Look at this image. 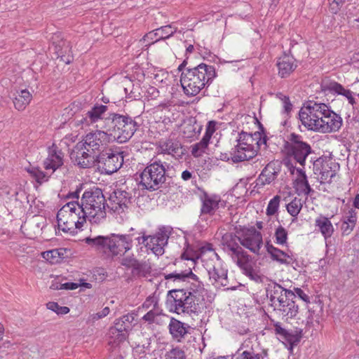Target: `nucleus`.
<instances>
[{"mask_svg": "<svg viewBox=\"0 0 359 359\" xmlns=\"http://www.w3.org/2000/svg\"><path fill=\"white\" fill-rule=\"evenodd\" d=\"M210 278H213L215 281L219 282L222 286H226L227 283V270L222 267H213L212 271H208Z\"/></svg>", "mask_w": 359, "mask_h": 359, "instance_id": "nucleus-34", "label": "nucleus"}, {"mask_svg": "<svg viewBox=\"0 0 359 359\" xmlns=\"http://www.w3.org/2000/svg\"><path fill=\"white\" fill-rule=\"evenodd\" d=\"M296 182L304 187L303 192L304 193L305 195L309 196L311 193L313 192V190L311 187L307 179H304V180L297 179Z\"/></svg>", "mask_w": 359, "mask_h": 359, "instance_id": "nucleus-59", "label": "nucleus"}, {"mask_svg": "<svg viewBox=\"0 0 359 359\" xmlns=\"http://www.w3.org/2000/svg\"><path fill=\"white\" fill-rule=\"evenodd\" d=\"M15 96L13 104L15 108L18 111L24 110L32 100V94L26 89L20 90Z\"/></svg>", "mask_w": 359, "mask_h": 359, "instance_id": "nucleus-29", "label": "nucleus"}, {"mask_svg": "<svg viewBox=\"0 0 359 359\" xmlns=\"http://www.w3.org/2000/svg\"><path fill=\"white\" fill-rule=\"evenodd\" d=\"M79 286H84L90 288V283H85L84 279L80 278L79 283H65L62 284V290H72L78 288Z\"/></svg>", "mask_w": 359, "mask_h": 359, "instance_id": "nucleus-48", "label": "nucleus"}, {"mask_svg": "<svg viewBox=\"0 0 359 359\" xmlns=\"http://www.w3.org/2000/svg\"><path fill=\"white\" fill-rule=\"evenodd\" d=\"M156 32L154 33L155 36H158L155 39V42H157L160 40H164L165 39H168L171 36L174 34L177 31V28H175L174 30H172V27L170 25L163 26L160 28L156 29Z\"/></svg>", "mask_w": 359, "mask_h": 359, "instance_id": "nucleus-37", "label": "nucleus"}, {"mask_svg": "<svg viewBox=\"0 0 359 359\" xmlns=\"http://www.w3.org/2000/svg\"><path fill=\"white\" fill-rule=\"evenodd\" d=\"M284 316L290 318H294L299 310V306L297 304L295 299L287 301L284 306L277 308Z\"/></svg>", "mask_w": 359, "mask_h": 359, "instance_id": "nucleus-33", "label": "nucleus"}, {"mask_svg": "<svg viewBox=\"0 0 359 359\" xmlns=\"http://www.w3.org/2000/svg\"><path fill=\"white\" fill-rule=\"evenodd\" d=\"M161 313V310H160L159 308L157 309H152L142 317V320L149 323V324H151L154 323L155 317L159 316Z\"/></svg>", "mask_w": 359, "mask_h": 359, "instance_id": "nucleus-54", "label": "nucleus"}, {"mask_svg": "<svg viewBox=\"0 0 359 359\" xmlns=\"http://www.w3.org/2000/svg\"><path fill=\"white\" fill-rule=\"evenodd\" d=\"M325 158L320 157L313 162V172L315 175L320 174L321 175L324 168Z\"/></svg>", "mask_w": 359, "mask_h": 359, "instance_id": "nucleus-57", "label": "nucleus"}, {"mask_svg": "<svg viewBox=\"0 0 359 359\" xmlns=\"http://www.w3.org/2000/svg\"><path fill=\"white\" fill-rule=\"evenodd\" d=\"M88 136L89 135L86 136V139L83 142H78L71 154V158H75V161L77 165L82 168H88V165L90 163L88 154L89 150L86 148V145H90L87 142Z\"/></svg>", "mask_w": 359, "mask_h": 359, "instance_id": "nucleus-17", "label": "nucleus"}, {"mask_svg": "<svg viewBox=\"0 0 359 359\" xmlns=\"http://www.w3.org/2000/svg\"><path fill=\"white\" fill-rule=\"evenodd\" d=\"M168 328L172 339L181 342L189 334L190 326L175 318H171Z\"/></svg>", "mask_w": 359, "mask_h": 359, "instance_id": "nucleus-19", "label": "nucleus"}, {"mask_svg": "<svg viewBox=\"0 0 359 359\" xmlns=\"http://www.w3.org/2000/svg\"><path fill=\"white\" fill-rule=\"evenodd\" d=\"M192 291L187 293V299L186 301V309L184 313L189 315L191 317H198L205 307V300L201 290H203V285L198 283L196 288H191Z\"/></svg>", "mask_w": 359, "mask_h": 359, "instance_id": "nucleus-9", "label": "nucleus"}, {"mask_svg": "<svg viewBox=\"0 0 359 359\" xmlns=\"http://www.w3.org/2000/svg\"><path fill=\"white\" fill-rule=\"evenodd\" d=\"M313 131L321 133H331L339 130L342 125L341 117L334 113L332 114H326L324 116H320V123L316 125L313 124Z\"/></svg>", "mask_w": 359, "mask_h": 359, "instance_id": "nucleus-13", "label": "nucleus"}, {"mask_svg": "<svg viewBox=\"0 0 359 359\" xmlns=\"http://www.w3.org/2000/svg\"><path fill=\"white\" fill-rule=\"evenodd\" d=\"M280 201V196L278 195L275 196L272 199L270 200L266 208V215L268 216H272L277 212Z\"/></svg>", "mask_w": 359, "mask_h": 359, "instance_id": "nucleus-43", "label": "nucleus"}, {"mask_svg": "<svg viewBox=\"0 0 359 359\" xmlns=\"http://www.w3.org/2000/svg\"><path fill=\"white\" fill-rule=\"evenodd\" d=\"M180 280H185L186 278H191L195 280L196 282H198V283H200L201 285H203L202 282L199 280L198 277L192 272L191 268H189L188 270H185L180 273Z\"/></svg>", "mask_w": 359, "mask_h": 359, "instance_id": "nucleus-55", "label": "nucleus"}, {"mask_svg": "<svg viewBox=\"0 0 359 359\" xmlns=\"http://www.w3.org/2000/svg\"><path fill=\"white\" fill-rule=\"evenodd\" d=\"M275 238L277 244L284 245L287 243V231L282 226H279L275 231Z\"/></svg>", "mask_w": 359, "mask_h": 359, "instance_id": "nucleus-44", "label": "nucleus"}, {"mask_svg": "<svg viewBox=\"0 0 359 359\" xmlns=\"http://www.w3.org/2000/svg\"><path fill=\"white\" fill-rule=\"evenodd\" d=\"M134 317L132 314L128 313L114 321V325L111 327V331L114 334V330L117 332L118 339L120 341L126 339L129 331L132 328V323Z\"/></svg>", "mask_w": 359, "mask_h": 359, "instance_id": "nucleus-18", "label": "nucleus"}, {"mask_svg": "<svg viewBox=\"0 0 359 359\" xmlns=\"http://www.w3.org/2000/svg\"><path fill=\"white\" fill-rule=\"evenodd\" d=\"M296 299V294L294 292L290 290H285V292L278 295L277 297V300L278 302V306H284L286 304L287 301L292 300Z\"/></svg>", "mask_w": 359, "mask_h": 359, "instance_id": "nucleus-46", "label": "nucleus"}, {"mask_svg": "<svg viewBox=\"0 0 359 359\" xmlns=\"http://www.w3.org/2000/svg\"><path fill=\"white\" fill-rule=\"evenodd\" d=\"M90 198V191L83 194L80 205L78 201L69 202L64 205L57 212V221L59 230L65 233H74L76 229H80L86 222L87 202Z\"/></svg>", "mask_w": 359, "mask_h": 359, "instance_id": "nucleus-2", "label": "nucleus"}, {"mask_svg": "<svg viewBox=\"0 0 359 359\" xmlns=\"http://www.w3.org/2000/svg\"><path fill=\"white\" fill-rule=\"evenodd\" d=\"M302 202L300 198L295 197L286 208L289 214L292 217H297L302 208Z\"/></svg>", "mask_w": 359, "mask_h": 359, "instance_id": "nucleus-39", "label": "nucleus"}, {"mask_svg": "<svg viewBox=\"0 0 359 359\" xmlns=\"http://www.w3.org/2000/svg\"><path fill=\"white\" fill-rule=\"evenodd\" d=\"M357 212L353 208H351L346 212L345 215L343 216L341 221L347 222V223H352L356 224L357 223Z\"/></svg>", "mask_w": 359, "mask_h": 359, "instance_id": "nucleus-53", "label": "nucleus"}, {"mask_svg": "<svg viewBox=\"0 0 359 359\" xmlns=\"http://www.w3.org/2000/svg\"><path fill=\"white\" fill-rule=\"evenodd\" d=\"M110 309L108 306L104 307L102 311L91 314V327L97 330H102L107 326L103 319L109 313Z\"/></svg>", "mask_w": 359, "mask_h": 359, "instance_id": "nucleus-28", "label": "nucleus"}, {"mask_svg": "<svg viewBox=\"0 0 359 359\" xmlns=\"http://www.w3.org/2000/svg\"><path fill=\"white\" fill-rule=\"evenodd\" d=\"M207 147H203V145L200 144V142H199L195 144L194 145H193L192 150H191V154L195 158H198V157L201 156L202 154L205 152V149Z\"/></svg>", "mask_w": 359, "mask_h": 359, "instance_id": "nucleus-58", "label": "nucleus"}, {"mask_svg": "<svg viewBox=\"0 0 359 359\" xmlns=\"http://www.w3.org/2000/svg\"><path fill=\"white\" fill-rule=\"evenodd\" d=\"M339 168V164L334 161H332L331 160L326 161L325 162V165L323 170L321 174V181L320 183L323 184L327 179H332L337 173V170Z\"/></svg>", "mask_w": 359, "mask_h": 359, "instance_id": "nucleus-30", "label": "nucleus"}, {"mask_svg": "<svg viewBox=\"0 0 359 359\" xmlns=\"http://www.w3.org/2000/svg\"><path fill=\"white\" fill-rule=\"evenodd\" d=\"M158 148L161 153L172 155L176 158H181L187 152L186 149L180 141L172 138L161 140L158 143Z\"/></svg>", "mask_w": 359, "mask_h": 359, "instance_id": "nucleus-16", "label": "nucleus"}, {"mask_svg": "<svg viewBox=\"0 0 359 359\" xmlns=\"http://www.w3.org/2000/svg\"><path fill=\"white\" fill-rule=\"evenodd\" d=\"M154 236L157 241H159L158 246L167 245L169 236L167 234V231L165 227L161 228L159 231L157 232Z\"/></svg>", "mask_w": 359, "mask_h": 359, "instance_id": "nucleus-51", "label": "nucleus"}, {"mask_svg": "<svg viewBox=\"0 0 359 359\" xmlns=\"http://www.w3.org/2000/svg\"><path fill=\"white\" fill-rule=\"evenodd\" d=\"M217 76L215 68L205 63L188 67L180 76L184 93L188 96L196 95L205 85L209 86Z\"/></svg>", "mask_w": 359, "mask_h": 359, "instance_id": "nucleus-3", "label": "nucleus"}, {"mask_svg": "<svg viewBox=\"0 0 359 359\" xmlns=\"http://www.w3.org/2000/svg\"><path fill=\"white\" fill-rule=\"evenodd\" d=\"M276 97L283 102L284 112L289 114L292 109V104L290 100V97L283 95L282 93H278Z\"/></svg>", "mask_w": 359, "mask_h": 359, "instance_id": "nucleus-49", "label": "nucleus"}, {"mask_svg": "<svg viewBox=\"0 0 359 359\" xmlns=\"http://www.w3.org/2000/svg\"><path fill=\"white\" fill-rule=\"evenodd\" d=\"M123 163V156L114 153L111 149L109 152L101 153V155H95L91 168L101 174L111 175L121 168Z\"/></svg>", "mask_w": 359, "mask_h": 359, "instance_id": "nucleus-8", "label": "nucleus"}, {"mask_svg": "<svg viewBox=\"0 0 359 359\" xmlns=\"http://www.w3.org/2000/svg\"><path fill=\"white\" fill-rule=\"evenodd\" d=\"M320 107H327L324 103H317L313 101H309L305 107V110L301 109L299 112V119L308 130H313L314 125L318 124L320 120V114L318 109Z\"/></svg>", "mask_w": 359, "mask_h": 359, "instance_id": "nucleus-10", "label": "nucleus"}, {"mask_svg": "<svg viewBox=\"0 0 359 359\" xmlns=\"http://www.w3.org/2000/svg\"><path fill=\"white\" fill-rule=\"evenodd\" d=\"M202 207L201 214H208L212 215L215 210L218 209L219 206L224 207L226 201H221L217 196H210L206 192H204L202 197Z\"/></svg>", "mask_w": 359, "mask_h": 359, "instance_id": "nucleus-21", "label": "nucleus"}, {"mask_svg": "<svg viewBox=\"0 0 359 359\" xmlns=\"http://www.w3.org/2000/svg\"><path fill=\"white\" fill-rule=\"evenodd\" d=\"M277 66L278 74L282 78L289 76L297 67L294 65V58L287 55H284L283 57H279Z\"/></svg>", "mask_w": 359, "mask_h": 359, "instance_id": "nucleus-23", "label": "nucleus"}, {"mask_svg": "<svg viewBox=\"0 0 359 359\" xmlns=\"http://www.w3.org/2000/svg\"><path fill=\"white\" fill-rule=\"evenodd\" d=\"M237 359H259V356L255 355L253 348L243 351Z\"/></svg>", "mask_w": 359, "mask_h": 359, "instance_id": "nucleus-61", "label": "nucleus"}, {"mask_svg": "<svg viewBox=\"0 0 359 359\" xmlns=\"http://www.w3.org/2000/svg\"><path fill=\"white\" fill-rule=\"evenodd\" d=\"M165 359H186L185 352L179 347L172 348L165 353Z\"/></svg>", "mask_w": 359, "mask_h": 359, "instance_id": "nucleus-45", "label": "nucleus"}, {"mask_svg": "<svg viewBox=\"0 0 359 359\" xmlns=\"http://www.w3.org/2000/svg\"><path fill=\"white\" fill-rule=\"evenodd\" d=\"M188 290L173 289L168 292L165 304L171 311L184 313L186 309Z\"/></svg>", "mask_w": 359, "mask_h": 359, "instance_id": "nucleus-12", "label": "nucleus"}, {"mask_svg": "<svg viewBox=\"0 0 359 359\" xmlns=\"http://www.w3.org/2000/svg\"><path fill=\"white\" fill-rule=\"evenodd\" d=\"M260 146L261 145H256V147H250V149H248V147H244L245 151V154H243V156H237L236 157H235L236 161H245L253 158L257 155L258 151L260 149Z\"/></svg>", "mask_w": 359, "mask_h": 359, "instance_id": "nucleus-40", "label": "nucleus"}, {"mask_svg": "<svg viewBox=\"0 0 359 359\" xmlns=\"http://www.w3.org/2000/svg\"><path fill=\"white\" fill-rule=\"evenodd\" d=\"M130 235L111 233L108 236H98L91 238V246L107 257L123 255L132 248Z\"/></svg>", "mask_w": 359, "mask_h": 359, "instance_id": "nucleus-5", "label": "nucleus"}, {"mask_svg": "<svg viewBox=\"0 0 359 359\" xmlns=\"http://www.w3.org/2000/svg\"><path fill=\"white\" fill-rule=\"evenodd\" d=\"M107 206V203L102 189L95 186L91 187V219L95 223L105 217Z\"/></svg>", "mask_w": 359, "mask_h": 359, "instance_id": "nucleus-11", "label": "nucleus"}, {"mask_svg": "<svg viewBox=\"0 0 359 359\" xmlns=\"http://www.w3.org/2000/svg\"><path fill=\"white\" fill-rule=\"evenodd\" d=\"M110 137L106 131L97 130L94 133H91V158L93 159L95 155H101V153L110 151L111 149L107 147Z\"/></svg>", "mask_w": 359, "mask_h": 359, "instance_id": "nucleus-14", "label": "nucleus"}, {"mask_svg": "<svg viewBox=\"0 0 359 359\" xmlns=\"http://www.w3.org/2000/svg\"><path fill=\"white\" fill-rule=\"evenodd\" d=\"M92 277L96 282L101 283L106 279L107 275L104 268H95L93 269Z\"/></svg>", "mask_w": 359, "mask_h": 359, "instance_id": "nucleus-52", "label": "nucleus"}, {"mask_svg": "<svg viewBox=\"0 0 359 359\" xmlns=\"http://www.w3.org/2000/svg\"><path fill=\"white\" fill-rule=\"evenodd\" d=\"M278 172L279 170L276 171L274 168H272L271 163H268L259 175L257 180L258 182L257 184L264 186L271 184L276 179Z\"/></svg>", "mask_w": 359, "mask_h": 359, "instance_id": "nucleus-25", "label": "nucleus"}, {"mask_svg": "<svg viewBox=\"0 0 359 359\" xmlns=\"http://www.w3.org/2000/svg\"><path fill=\"white\" fill-rule=\"evenodd\" d=\"M238 266L243 271V274L248 276L250 280L256 283H262L264 276L260 275L259 271L252 266V259L245 262H238Z\"/></svg>", "mask_w": 359, "mask_h": 359, "instance_id": "nucleus-24", "label": "nucleus"}, {"mask_svg": "<svg viewBox=\"0 0 359 359\" xmlns=\"http://www.w3.org/2000/svg\"><path fill=\"white\" fill-rule=\"evenodd\" d=\"M47 308L57 314H67L69 312V309L67 306H60L57 302H50L47 304Z\"/></svg>", "mask_w": 359, "mask_h": 359, "instance_id": "nucleus-47", "label": "nucleus"}, {"mask_svg": "<svg viewBox=\"0 0 359 359\" xmlns=\"http://www.w3.org/2000/svg\"><path fill=\"white\" fill-rule=\"evenodd\" d=\"M27 171L31 175V176L39 184H42L43 182H46L48 180V176L46 174L39 170L38 168H29L27 169Z\"/></svg>", "mask_w": 359, "mask_h": 359, "instance_id": "nucleus-41", "label": "nucleus"}, {"mask_svg": "<svg viewBox=\"0 0 359 359\" xmlns=\"http://www.w3.org/2000/svg\"><path fill=\"white\" fill-rule=\"evenodd\" d=\"M151 272V266L147 262H136L133 269H132V273L135 276L146 277L147 274Z\"/></svg>", "mask_w": 359, "mask_h": 359, "instance_id": "nucleus-35", "label": "nucleus"}, {"mask_svg": "<svg viewBox=\"0 0 359 359\" xmlns=\"http://www.w3.org/2000/svg\"><path fill=\"white\" fill-rule=\"evenodd\" d=\"M42 257L51 264L60 262V257L57 250L46 251L42 253Z\"/></svg>", "mask_w": 359, "mask_h": 359, "instance_id": "nucleus-42", "label": "nucleus"}, {"mask_svg": "<svg viewBox=\"0 0 359 359\" xmlns=\"http://www.w3.org/2000/svg\"><path fill=\"white\" fill-rule=\"evenodd\" d=\"M124 90L127 95L126 97L128 99L140 100L142 97L141 94V87L138 83L136 85L130 83L128 87L125 88Z\"/></svg>", "mask_w": 359, "mask_h": 359, "instance_id": "nucleus-36", "label": "nucleus"}, {"mask_svg": "<svg viewBox=\"0 0 359 359\" xmlns=\"http://www.w3.org/2000/svg\"><path fill=\"white\" fill-rule=\"evenodd\" d=\"M132 196L130 193L121 189L114 190L110 195L109 201L112 205L111 209L118 213L123 212L128 208L131 203Z\"/></svg>", "mask_w": 359, "mask_h": 359, "instance_id": "nucleus-15", "label": "nucleus"}, {"mask_svg": "<svg viewBox=\"0 0 359 359\" xmlns=\"http://www.w3.org/2000/svg\"><path fill=\"white\" fill-rule=\"evenodd\" d=\"M137 261V259L133 257V256H129L122 259L121 264L127 268H132L133 269Z\"/></svg>", "mask_w": 359, "mask_h": 359, "instance_id": "nucleus-62", "label": "nucleus"}, {"mask_svg": "<svg viewBox=\"0 0 359 359\" xmlns=\"http://www.w3.org/2000/svg\"><path fill=\"white\" fill-rule=\"evenodd\" d=\"M140 184L149 191L160 188L166 180L165 168L161 161L148 164L140 174Z\"/></svg>", "mask_w": 359, "mask_h": 359, "instance_id": "nucleus-7", "label": "nucleus"}, {"mask_svg": "<svg viewBox=\"0 0 359 359\" xmlns=\"http://www.w3.org/2000/svg\"><path fill=\"white\" fill-rule=\"evenodd\" d=\"M292 158L285 156L283 160V164L287 168L292 175H294V171L297 170V168H296L295 165L292 162Z\"/></svg>", "mask_w": 359, "mask_h": 359, "instance_id": "nucleus-63", "label": "nucleus"}, {"mask_svg": "<svg viewBox=\"0 0 359 359\" xmlns=\"http://www.w3.org/2000/svg\"><path fill=\"white\" fill-rule=\"evenodd\" d=\"M321 90L323 92L335 93L338 95H341L346 97L348 102L353 105L355 104V99L352 96V93L350 90L345 89L343 86L334 81H323L321 83Z\"/></svg>", "mask_w": 359, "mask_h": 359, "instance_id": "nucleus-20", "label": "nucleus"}, {"mask_svg": "<svg viewBox=\"0 0 359 359\" xmlns=\"http://www.w3.org/2000/svg\"><path fill=\"white\" fill-rule=\"evenodd\" d=\"M285 142L284 149L285 156L292 158L295 163H299L303 168L305 166L308 156L314 153L311 145L303 140L300 135L292 133Z\"/></svg>", "mask_w": 359, "mask_h": 359, "instance_id": "nucleus-6", "label": "nucleus"}, {"mask_svg": "<svg viewBox=\"0 0 359 359\" xmlns=\"http://www.w3.org/2000/svg\"><path fill=\"white\" fill-rule=\"evenodd\" d=\"M140 125L129 115L111 113L104 118L103 128L111 138L119 143L129 140Z\"/></svg>", "mask_w": 359, "mask_h": 359, "instance_id": "nucleus-4", "label": "nucleus"}, {"mask_svg": "<svg viewBox=\"0 0 359 359\" xmlns=\"http://www.w3.org/2000/svg\"><path fill=\"white\" fill-rule=\"evenodd\" d=\"M262 140V134L260 132H255L254 133H250L242 130L239 133V137L237 140L238 144L243 146V144H248L252 145V144H255V145H261Z\"/></svg>", "mask_w": 359, "mask_h": 359, "instance_id": "nucleus-26", "label": "nucleus"}, {"mask_svg": "<svg viewBox=\"0 0 359 359\" xmlns=\"http://www.w3.org/2000/svg\"><path fill=\"white\" fill-rule=\"evenodd\" d=\"M108 107L106 105L96 103L91 107V123L97 122L103 118V114L107 111Z\"/></svg>", "mask_w": 359, "mask_h": 359, "instance_id": "nucleus-38", "label": "nucleus"}, {"mask_svg": "<svg viewBox=\"0 0 359 359\" xmlns=\"http://www.w3.org/2000/svg\"><path fill=\"white\" fill-rule=\"evenodd\" d=\"M235 233H226L222 237L223 249L238 265V262H245L251 259V256L245 251L244 248L255 254L263 245L262 233L254 226H235Z\"/></svg>", "mask_w": 359, "mask_h": 359, "instance_id": "nucleus-1", "label": "nucleus"}, {"mask_svg": "<svg viewBox=\"0 0 359 359\" xmlns=\"http://www.w3.org/2000/svg\"><path fill=\"white\" fill-rule=\"evenodd\" d=\"M356 224L347 223V222H343L341 226L342 235H349L354 229Z\"/></svg>", "mask_w": 359, "mask_h": 359, "instance_id": "nucleus-60", "label": "nucleus"}, {"mask_svg": "<svg viewBox=\"0 0 359 359\" xmlns=\"http://www.w3.org/2000/svg\"><path fill=\"white\" fill-rule=\"evenodd\" d=\"M266 248L267 252L270 255L271 258L279 262L280 264H289L290 262H288L285 257L290 258V255H288L284 251L274 247L272 244L270 243L269 241L266 243Z\"/></svg>", "mask_w": 359, "mask_h": 359, "instance_id": "nucleus-27", "label": "nucleus"}, {"mask_svg": "<svg viewBox=\"0 0 359 359\" xmlns=\"http://www.w3.org/2000/svg\"><path fill=\"white\" fill-rule=\"evenodd\" d=\"M63 154L57 150V147L53 144L49 147L48 156L43 162V166L46 170L51 169L53 172L56 170L63 164Z\"/></svg>", "mask_w": 359, "mask_h": 359, "instance_id": "nucleus-22", "label": "nucleus"}, {"mask_svg": "<svg viewBox=\"0 0 359 359\" xmlns=\"http://www.w3.org/2000/svg\"><path fill=\"white\" fill-rule=\"evenodd\" d=\"M294 294L296 296L297 295L301 299H302L304 302L309 303L310 302L309 297L304 293V292L299 287H294Z\"/></svg>", "mask_w": 359, "mask_h": 359, "instance_id": "nucleus-64", "label": "nucleus"}, {"mask_svg": "<svg viewBox=\"0 0 359 359\" xmlns=\"http://www.w3.org/2000/svg\"><path fill=\"white\" fill-rule=\"evenodd\" d=\"M316 225L319 228L325 239L332 236L334 229L331 222L327 217H323L317 219L316 220Z\"/></svg>", "mask_w": 359, "mask_h": 359, "instance_id": "nucleus-31", "label": "nucleus"}, {"mask_svg": "<svg viewBox=\"0 0 359 359\" xmlns=\"http://www.w3.org/2000/svg\"><path fill=\"white\" fill-rule=\"evenodd\" d=\"M280 337L283 340L287 342L290 346V348H292L293 346L297 345L300 341L302 337V330H296L294 331L286 330L281 334Z\"/></svg>", "mask_w": 359, "mask_h": 359, "instance_id": "nucleus-32", "label": "nucleus"}, {"mask_svg": "<svg viewBox=\"0 0 359 359\" xmlns=\"http://www.w3.org/2000/svg\"><path fill=\"white\" fill-rule=\"evenodd\" d=\"M245 148L243 146H241L239 144H236L234 148L232 149V151L230 152L231 154V159L233 163H240L241 161H236L235 157L237 156H243V154H245Z\"/></svg>", "mask_w": 359, "mask_h": 359, "instance_id": "nucleus-56", "label": "nucleus"}, {"mask_svg": "<svg viewBox=\"0 0 359 359\" xmlns=\"http://www.w3.org/2000/svg\"><path fill=\"white\" fill-rule=\"evenodd\" d=\"M153 305V309H157L158 307V298L155 296V293L153 295L149 296L142 304V308L149 309Z\"/></svg>", "mask_w": 359, "mask_h": 359, "instance_id": "nucleus-50", "label": "nucleus"}]
</instances>
